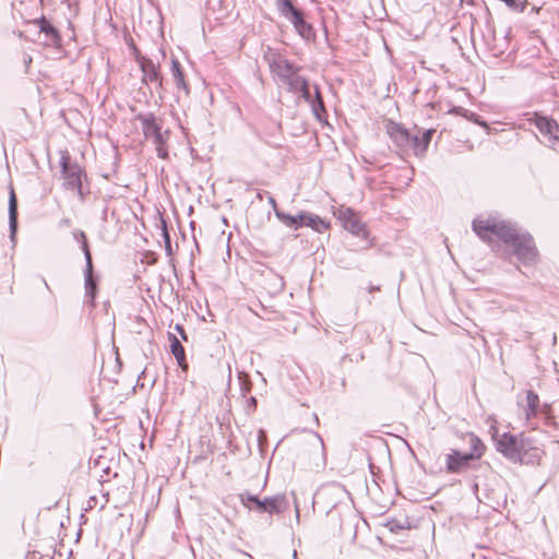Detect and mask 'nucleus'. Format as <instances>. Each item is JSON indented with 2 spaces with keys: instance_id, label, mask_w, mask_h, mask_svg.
<instances>
[{
  "instance_id": "c756f323",
  "label": "nucleus",
  "mask_w": 559,
  "mask_h": 559,
  "mask_svg": "<svg viewBox=\"0 0 559 559\" xmlns=\"http://www.w3.org/2000/svg\"><path fill=\"white\" fill-rule=\"evenodd\" d=\"M162 225H163V237H164V240L166 242V248H167V250L170 251V236H169V234L167 231L165 221H162Z\"/></svg>"
},
{
  "instance_id": "dca6fc26",
  "label": "nucleus",
  "mask_w": 559,
  "mask_h": 559,
  "mask_svg": "<svg viewBox=\"0 0 559 559\" xmlns=\"http://www.w3.org/2000/svg\"><path fill=\"white\" fill-rule=\"evenodd\" d=\"M239 498L243 507H246L250 511L264 513L266 510L265 498L261 500L258 496L252 495L250 492L240 493Z\"/></svg>"
},
{
  "instance_id": "2eb2a0df",
  "label": "nucleus",
  "mask_w": 559,
  "mask_h": 559,
  "mask_svg": "<svg viewBox=\"0 0 559 559\" xmlns=\"http://www.w3.org/2000/svg\"><path fill=\"white\" fill-rule=\"evenodd\" d=\"M287 21L294 25L295 29L302 38L311 39L314 37L313 28L309 23L306 22L302 11H299Z\"/></svg>"
},
{
  "instance_id": "f8f14e48",
  "label": "nucleus",
  "mask_w": 559,
  "mask_h": 559,
  "mask_svg": "<svg viewBox=\"0 0 559 559\" xmlns=\"http://www.w3.org/2000/svg\"><path fill=\"white\" fill-rule=\"evenodd\" d=\"M140 68L143 72V81L156 83L158 87H162V78L158 67L150 58L142 57L139 60Z\"/></svg>"
},
{
  "instance_id": "e433bc0d",
  "label": "nucleus",
  "mask_w": 559,
  "mask_h": 559,
  "mask_svg": "<svg viewBox=\"0 0 559 559\" xmlns=\"http://www.w3.org/2000/svg\"><path fill=\"white\" fill-rule=\"evenodd\" d=\"M297 557H298V554H297V551H296V550H294V551H293V559H297Z\"/></svg>"
},
{
  "instance_id": "f3484780",
  "label": "nucleus",
  "mask_w": 559,
  "mask_h": 559,
  "mask_svg": "<svg viewBox=\"0 0 559 559\" xmlns=\"http://www.w3.org/2000/svg\"><path fill=\"white\" fill-rule=\"evenodd\" d=\"M299 219L301 226H308L318 233H322L329 228V224L325 223L320 216L311 213H299Z\"/></svg>"
},
{
  "instance_id": "58836bf2",
  "label": "nucleus",
  "mask_w": 559,
  "mask_h": 559,
  "mask_svg": "<svg viewBox=\"0 0 559 559\" xmlns=\"http://www.w3.org/2000/svg\"><path fill=\"white\" fill-rule=\"evenodd\" d=\"M376 289H379V287H371L370 292L376 290Z\"/></svg>"
},
{
  "instance_id": "473e14b6",
  "label": "nucleus",
  "mask_w": 559,
  "mask_h": 559,
  "mask_svg": "<svg viewBox=\"0 0 559 559\" xmlns=\"http://www.w3.org/2000/svg\"><path fill=\"white\" fill-rule=\"evenodd\" d=\"M319 99H322V96L320 94L319 87L314 86V97L312 98V100H319Z\"/></svg>"
},
{
  "instance_id": "4c0bfd02",
  "label": "nucleus",
  "mask_w": 559,
  "mask_h": 559,
  "mask_svg": "<svg viewBox=\"0 0 559 559\" xmlns=\"http://www.w3.org/2000/svg\"><path fill=\"white\" fill-rule=\"evenodd\" d=\"M250 404H255V399L251 397Z\"/></svg>"
},
{
  "instance_id": "39448f33",
  "label": "nucleus",
  "mask_w": 559,
  "mask_h": 559,
  "mask_svg": "<svg viewBox=\"0 0 559 559\" xmlns=\"http://www.w3.org/2000/svg\"><path fill=\"white\" fill-rule=\"evenodd\" d=\"M338 218L343 222L344 228L350 234L362 239L368 238V230L366 229V226L353 210L348 207L341 209L338 211Z\"/></svg>"
},
{
  "instance_id": "2f4dec72",
  "label": "nucleus",
  "mask_w": 559,
  "mask_h": 559,
  "mask_svg": "<svg viewBox=\"0 0 559 559\" xmlns=\"http://www.w3.org/2000/svg\"><path fill=\"white\" fill-rule=\"evenodd\" d=\"M267 201H269L270 205L272 206V209L275 211V209H277L275 199L272 195H269Z\"/></svg>"
},
{
  "instance_id": "f704fd0d",
  "label": "nucleus",
  "mask_w": 559,
  "mask_h": 559,
  "mask_svg": "<svg viewBox=\"0 0 559 559\" xmlns=\"http://www.w3.org/2000/svg\"><path fill=\"white\" fill-rule=\"evenodd\" d=\"M264 438H265L264 431L263 430H259V442L261 443L262 439H264Z\"/></svg>"
},
{
  "instance_id": "5701e85b",
  "label": "nucleus",
  "mask_w": 559,
  "mask_h": 559,
  "mask_svg": "<svg viewBox=\"0 0 559 559\" xmlns=\"http://www.w3.org/2000/svg\"><path fill=\"white\" fill-rule=\"evenodd\" d=\"M283 83L288 85L290 92H298L299 90L307 87V80L297 75V70L292 73L289 79H285Z\"/></svg>"
},
{
  "instance_id": "bb28decb",
  "label": "nucleus",
  "mask_w": 559,
  "mask_h": 559,
  "mask_svg": "<svg viewBox=\"0 0 559 559\" xmlns=\"http://www.w3.org/2000/svg\"><path fill=\"white\" fill-rule=\"evenodd\" d=\"M311 104V107H312V110L314 112V115L320 118L321 117V112H324V103H323V99H319V100H312L309 102Z\"/></svg>"
},
{
  "instance_id": "f257e3e1",
  "label": "nucleus",
  "mask_w": 559,
  "mask_h": 559,
  "mask_svg": "<svg viewBox=\"0 0 559 559\" xmlns=\"http://www.w3.org/2000/svg\"><path fill=\"white\" fill-rule=\"evenodd\" d=\"M475 234L492 248L502 241L512 254L524 265H533L538 260V251L534 239L515 225L495 216H477L472 223Z\"/></svg>"
},
{
  "instance_id": "a211bd4d",
  "label": "nucleus",
  "mask_w": 559,
  "mask_h": 559,
  "mask_svg": "<svg viewBox=\"0 0 559 559\" xmlns=\"http://www.w3.org/2000/svg\"><path fill=\"white\" fill-rule=\"evenodd\" d=\"M9 227L10 238L13 241L17 229V201L13 189H11L9 199Z\"/></svg>"
},
{
  "instance_id": "4be33fe9",
  "label": "nucleus",
  "mask_w": 559,
  "mask_h": 559,
  "mask_svg": "<svg viewBox=\"0 0 559 559\" xmlns=\"http://www.w3.org/2000/svg\"><path fill=\"white\" fill-rule=\"evenodd\" d=\"M170 350L177 359L178 365L183 369L187 368L183 346L175 335L170 336Z\"/></svg>"
},
{
  "instance_id": "0eeeda50",
  "label": "nucleus",
  "mask_w": 559,
  "mask_h": 559,
  "mask_svg": "<svg viewBox=\"0 0 559 559\" xmlns=\"http://www.w3.org/2000/svg\"><path fill=\"white\" fill-rule=\"evenodd\" d=\"M519 438L514 435L504 432L496 438V449L502 453L509 461L518 463L520 452L518 451Z\"/></svg>"
},
{
  "instance_id": "7c9ffc66",
  "label": "nucleus",
  "mask_w": 559,
  "mask_h": 559,
  "mask_svg": "<svg viewBox=\"0 0 559 559\" xmlns=\"http://www.w3.org/2000/svg\"><path fill=\"white\" fill-rule=\"evenodd\" d=\"M298 92L301 93V97L306 100V102H311L312 99V96H311V93H310V90H309V85L307 84V87H305L304 90H299Z\"/></svg>"
},
{
  "instance_id": "aec40b11",
  "label": "nucleus",
  "mask_w": 559,
  "mask_h": 559,
  "mask_svg": "<svg viewBox=\"0 0 559 559\" xmlns=\"http://www.w3.org/2000/svg\"><path fill=\"white\" fill-rule=\"evenodd\" d=\"M171 76L177 88L182 90L186 94L189 93L187 83L183 78L181 66L177 59L171 60Z\"/></svg>"
},
{
  "instance_id": "9d476101",
  "label": "nucleus",
  "mask_w": 559,
  "mask_h": 559,
  "mask_svg": "<svg viewBox=\"0 0 559 559\" xmlns=\"http://www.w3.org/2000/svg\"><path fill=\"white\" fill-rule=\"evenodd\" d=\"M480 454V452L477 454H462L459 451H454L452 454L447 455V469L451 473L462 472L465 467H467L469 461L479 457Z\"/></svg>"
},
{
  "instance_id": "b1692460",
  "label": "nucleus",
  "mask_w": 559,
  "mask_h": 559,
  "mask_svg": "<svg viewBox=\"0 0 559 559\" xmlns=\"http://www.w3.org/2000/svg\"><path fill=\"white\" fill-rule=\"evenodd\" d=\"M275 215L285 226L289 228L297 230L299 227H301L299 214L297 216H293L280 211L278 209H275Z\"/></svg>"
},
{
  "instance_id": "1a4fd4ad",
  "label": "nucleus",
  "mask_w": 559,
  "mask_h": 559,
  "mask_svg": "<svg viewBox=\"0 0 559 559\" xmlns=\"http://www.w3.org/2000/svg\"><path fill=\"white\" fill-rule=\"evenodd\" d=\"M411 132L412 130H407L403 126L394 122H391L388 127V133L391 140L403 153H409Z\"/></svg>"
},
{
  "instance_id": "ddd939ff",
  "label": "nucleus",
  "mask_w": 559,
  "mask_h": 559,
  "mask_svg": "<svg viewBox=\"0 0 559 559\" xmlns=\"http://www.w3.org/2000/svg\"><path fill=\"white\" fill-rule=\"evenodd\" d=\"M519 405L523 408L526 421H530L539 412V397L534 391L527 390L525 401L519 402Z\"/></svg>"
},
{
  "instance_id": "72a5a7b5",
  "label": "nucleus",
  "mask_w": 559,
  "mask_h": 559,
  "mask_svg": "<svg viewBox=\"0 0 559 559\" xmlns=\"http://www.w3.org/2000/svg\"><path fill=\"white\" fill-rule=\"evenodd\" d=\"M176 330L181 334L183 340H187V336L185 334V331H183L182 326L176 325Z\"/></svg>"
},
{
  "instance_id": "393cba45",
  "label": "nucleus",
  "mask_w": 559,
  "mask_h": 559,
  "mask_svg": "<svg viewBox=\"0 0 559 559\" xmlns=\"http://www.w3.org/2000/svg\"><path fill=\"white\" fill-rule=\"evenodd\" d=\"M40 31L45 33L46 36L49 37V39L57 38V31L45 19L40 21Z\"/></svg>"
},
{
  "instance_id": "4468645a",
  "label": "nucleus",
  "mask_w": 559,
  "mask_h": 559,
  "mask_svg": "<svg viewBox=\"0 0 559 559\" xmlns=\"http://www.w3.org/2000/svg\"><path fill=\"white\" fill-rule=\"evenodd\" d=\"M84 277H85V296L91 299V301L94 300L97 289V283L96 280L93 276V263H92V255L90 250H86V266L84 271Z\"/></svg>"
},
{
  "instance_id": "cd10ccee",
  "label": "nucleus",
  "mask_w": 559,
  "mask_h": 559,
  "mask_svg": "<svg viewBox=\"0 0 559 559\" xmlns=\"http://www.w3.org/2000/svg\"><path fill=\"white\" fill-rule=\"evenodd\" d=\"M386 527L390 530V532L397 533L404 530L405 525L397 520H391L386 523Z\"/></svg>"
},
{
  "instance_id": "20e7f679",
  "label": "nucleus",
  "mask_w": 559,
  "mask_h": 559,
  "mask_svg": "<svg viewBox=\"0 0 559 559\" xmlns=\"http://www.w3.org/2000/svg\"><path fill=\"white\" fill-rule=\"evenodd\" d=\"M264 59L269 63L271 72L278 76L282 82L289 79L292 73L297 70L293 63L277 52L270 50L264 55Z\"/></svg>"
},
{
  "instance_id": "f03ea898",
  "label": "nucleus",
  "mask_w": 559,
  "mask_h": 559,
  "mask_svg": "<svg viewBox=\"0 0 559 559\" xmlns=\"http://www.w3.org/2000/svg\"><path fill=\"white\" fill-rule=\"evenodd\" d=\"M136 119L141 123L144 136L153 141L157 156L159 158L166 159L168 157L166 143L169 136V131H162V127L157 123L153 114H140L138 115Z\"/></svg>"
},
{
  "instance_id": "c9c22d12",
  "label": "nucleus",
  "mask_w": 559,
  "mask_h": 559,
  "mask_svg": "<svg viewBox=\"0 0 559 559\" xmlns=\"http://www.w3.org/2000/svg\"><path fill=\"white\" fill-rule=\"evenodd\" d=\"M257 198H258L259 200H262V198H263L262 192H258Z\"/></svg>"
},
{
  "instance_id": "6ab92c4d",
  "label": "nucleus",
  "mask_w": 559,
  "mask_h": 559,
  "mask_svg": "<svg viewBox=\"0 0 559 559\" xmlns=\"http://www.w3.org/2000/svg\"><path fill=\"white\" fill-rule=\"evenodd\" d=\"M286 503V498L284 495H275L272 497L265 498V512L269 514H280L282 513L284 506Z\"/></svg>"
},
{
  "instance_id": "412c9836",
  "label": "nucleus",
  "mask_w": 559,
  "mask_h": 559,
  "mask_svg": "<svg viewBox=\"0 0 559 559\" xmlns=\"http://www.w3.org/2000/svg\"><path fill=\"white\" fill-rule=\"evenodd\" d=\"M280 14L288 20L300 10L294 5L295 0H274Z\"/></svg>"
},
{
  "instance_id": "c85d7f7f",
  "label": "nucleus",
  "mask_w": 559,
  "mask_h": 559,
  "mask_svg": "<svg viewBox=\"0 0 559 559\" xmlns=\"http://www.w3.org/2000/svg\"><path fill=\"white\" fill-rule=\"evenodd\" d=\"M465 117H467L469 120H473L475 123H478L479 126L484 127L485 129H489L488 124L485 121H480L476 114L468 112L466 110Z\"/></svg>"
},
{
  "instance_id": "a878e982",
  "label": "nucleus",
  "mask_w": 559,
  "mask_h": 559,
  "mask_svg": "<svg viewBox=\"0 0 559 559\" xmlns=\"http://www.w3.org/2000/svg\"><path fill=\"white\" fill-rule=\"evenodd\" d=\"M73 237L76 241H80L81 242V247H82V250L84 252V257L86 258V250H90L88 249V245H87V241H86V236L84 234V231L82 230H75L73 233Z\"/></svg>"
},
{
  "instance_id": "9b49d317",
  "label": "nucleus",
  "mask_w": 559,
  "mask_h": 559,
  "mask_svg": "<svg viewBox=\"0 0 559 559\" xmlns=\"http://www.w3.org/2000/svg\"><path fill=\"white\" fill-rule=\"evenodd\" d=\"M536 126L540 133L548 138L549 145L555 146L559 143V124L555 120L539 117Z\"/></svg>"
},
{
  "instance_id": "6e6552de",
  "label": "nucleus",
  "mask_w": 559,
  "mask_h": 559,
  "mask_svg": "<svg viewBox=\"0 0 559 559\" xmlns=\"http://www.w3.org/2000/svg\"><path fill=\"white\" fill-rule=\"evenodd\" d=\"M518 451L520 457L518 462L524 464H535L539 461L543 451L539 448L533 445V442L528 438L521 436L518 442Z\"/></svg>"
},
{
  "instance_id": "7ed1b4c3",
  "label": "nucleus",
  "mask_w": 559,
  "mask_h": 559,
  "mask_svg": "<svg viewBox=\"0 0 559 559\" xmlns=\"http://www.w3.org/2000/svg\"><path fill=\"white\" fill-rule=\"evenodd\" d=\"M61 168H62V177H63V185L67 189L76 191L80 194L82 193V168L79 164L73 163L71 160V157L69 156L68 152H63L61 154L60 159Z\"/></svg>"
},
{
  "instance_id": "423d86ee",
  "label": "nucleus",
  "mask_w": 559,
  "mask_h": 559,
  "mask_svg": "<svg viewBox=\"0 0 559 559\" xmlns=\"http://www.w3.org/2000/svg\"><path fill=\"white\" fill-rule=\"evenodd\" d=\"M435 132V129L414 128L409 136V152L416 156H424Z\"/></svg>"
}]
</instances>
